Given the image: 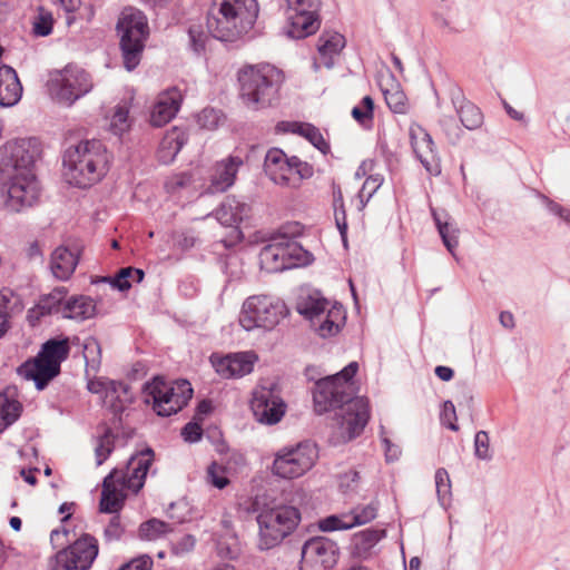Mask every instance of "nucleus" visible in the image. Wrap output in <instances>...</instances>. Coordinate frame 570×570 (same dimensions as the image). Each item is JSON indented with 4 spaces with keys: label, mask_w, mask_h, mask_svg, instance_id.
<instances>
[{
    "label": "nucleus",
    "mask_w": 570,
    "mask_h": 570,
    "mask_svg": "<svg viewBox=\"0 0 570 570\" xmlns=\"http://www.w3.org/2000/svg\"><path fill=\"white\" fill-rule=\"evenodd\" d=\"M97 556V539L85 533L56 553L53 570H89Z\"/></svg>",
    "instance_id": "obj_14"
},
{
    "label": "nucleus",
    "mask_w": 570,
    "mask_h": 570,
    "mask_svg": "<svg viewBox=\"0 0 570 570\" xmlns=\"http://www.w3.org/2000/svg\"><path fill=\"white\" fill-rule=\"evenodd\" d=\"M193 181V176L190 173H179L176 175H173L169 177L166 183L165 187L168 191L175 193L181 188H185L189 186Z\"/></svg>",
    "instance_id": "obj_57"
},
{
    "label": "nucleus",
    "mask_w": 570,
    "mask_h": 570,
    "mask_svg": "<svg viewBox=\"0 0 570 570\" xmlns=\"http://www.w3.org/2000/svg\"><path fill=\"white\" fill-rule=\"evenodd\" d=\"M11 293L6 291L0 292V338H2L10 328V314L8 311V304L10 302Z\"/></svg>",
    "instance_id": "obj_51"
},
{
    "label": "nucleus",
    "mask_w": 570,
    "mask_h": 570,
    "mask_svg": "<svg viewBox=\"0 0 570 570\" xmlns=\"http://www.w3.org/2000/svg\"><path fill=\"white\" fill-rule=\"evenodd\" d=\"M210 361L215 371L224 379L242 377L249 374L257 356L254 352L230 353L225 356L213 354Z\"/></svg>",
    "instance_id": "obj_18"
},
{
    "label": "nucleus",
    "mask_w": 570,
    "mask_h": 570,
    "mask_svg": "<svg viewBox=\"0 0 570 570\" xmlns=\"http://www.w3.org/2000/svg\"><path fill=\"white\" fill-rule=\"evenodd\" d=\"M189 48L197 55L200 56L206 50V43L208 41V33L204 30L200 24H191L188 28Z\"/></svg>",
    "instance_id": "obj_43"
},
{
    "label": "nucleus",
    "mask_w": 570,
    "mask_h": 570,
    "mask_svg": "<svg viewBox=\"0 0 570 570\" xmlns=\"http://www.w3.org/2000/svg\"><path fill=\"white\" fill-rule=\"evenodd\" d=\"M292 157L279 148H271L264 159V170L274 181H288Z\"/></svg>",
    "instance_id": "obj_29"
},
{
    "label": "nucleus",
    "mask_w": 570,
    "mask_h": 570,
    "mask_svg": "<svg viewBox=\"0 0 570 570\" xmlns=\"http://www.w3.org/2000/svg\"><path fill=\"white\" fill-rule=\"evenodd\" d=\"M301 513L292 505L276 507L264 510L257 515L259 525L261 550H269L278 546L299 523Z\"/></svg>",
    "instance_id": "obj_10"
},
{
    "label": "nucleus",
    "mask_w": 570,
    "mask_h": 570,
    "mask_svg": "<svg viewBox=\"0 0 570 570\" xmlns=\"http://www.w3.org/2000/svg\"><path fill=\"white\" fill-rule=\"evenodd\" d=\"M432 216L444 246L452 255H454V250L459 245V229L448 222H442L439 214L434 209H432Z\"/></svg>",
    "instance_id": "obj_38"
},
{
    "label": "nucleus",
    "mask_w": 570,
    "mask_h": 570,
    "mask_svg": "<svg viewBox=\"0 0 570 570\" xmlns=\"http://www.w3.org/2000/svg\"><path fill=\"white\" fill-rule=\"evenodd\" d=\"M383 180V177L379 174L371 175L365 179L358 194L361 203L363 205H365V203H367L372 198L375 191L381 187Z\"/></svg>",
    "instance_id": "obj_49"
},
{
    "label": "nucleus",
    "mask_w": 570,
    "mask_h": 570,
    "mask_svg": "<svg viewBox=\"0 0 570 570\" xmlns=\"http://www.w3.org/2000/svg\"><path fill=\"white\" fill-rule=\"evenodd\" d=\"M451 101L463 127L469 130H475L482 126L483 114L481 109L465 99L460 89L451 91Z\"/></svg>",
    "instance_id": "obj_24"
},
{
    "label": "nucleus",
    "mask_w": 570,
    "mask_h": 570,
    "mask_svg": "<svg viewBox=\"0 0 570 570\" xmlns=\"http://www.w3.org/2000/svg\"><path fill=\"white\" fill-rule=\"evenodd\" d=\"M173 527L157 518H151L139 525L138 537L141 540H157L165 537L167 533L173 532Z\"/></svg>",
    "instance_id": "obj_36"
},
{
    "label": "nucleus",
    "mask_w": 570,
    "mask_h": 570,
    "mask_svg": "<svg viewBox=\"0 0 570 570\" xmlns=\"http://www.w3.org/2000/svg\"><path fill=\"white\" fill-rule=\"evenodd\" d=\"M51 90L57 99L71 106L94 87L91 76L78 66L68 65L51 78Z\"/></svg>",
    "instance_id": "obj_13"
},
{
    "label": "nucleus",
    "mask_w": 570,
    "mask_h": 570,
    "mask_svg": "<svg viewBox=\"0 0 570 570\" xmlns=\"http://www.w3.org/2000/svg\"><path fill=\"white\" fill-rule=\"evenodd\" d=\"M183 101L181 92L173 87L159 95L150 112V125L163 127L169 122L178 112Z\"/></svg>",
    "instance_id": "obj_19"
},
{
    "label": "nucleus",
    "mask_w": 570,
    "mask_h": 570,
    "mask_svg": "<svg viewBox=\"0 0 570 570\" xmlns=\"http://www.w3.org/2000/svg\"><path fill=\"white\" fill-rule=\"evenodd\" d=\"M340 558L337 543L330 538L316 535L302 546L299 570H331Z\"/></svg>",
    "instance_id": "obj_15"
},
{
    "label": "nucleus",
    "mask_w": 570,
    "mask_h": 570,
    "mask_svg": "<svg viewBox=\"0 0 570 570\" xmlns=\"http://www.w3.org/2000/svg\"><path fill=\"white\" fill-rule=\"evenodd\" d=\"M259 262L262 267L269 273L288 269L279 238H271L269 243L262 248Z\"/></svg>",
    "instance_id": "obj_30"
},
{
    "label": "nucleus",
    "mask_w": 570,
    "mask_h": 570,
    "mask_svg": "<svg viewBox=\"0 0 570 570\" xmlns=\"http://www.w3.org/2000/svg\"><path fill=\"white\" fill-rule=\"evenodd\" d=\"M350 514H331L326 518H323L318 521V529L323 532H332L336 530H348L351 529Z\"/></svg>",
    "instance_id": "obj_45"
},
{
    "label": "nucleus",
    "mask_w": 570,
    "mask_h": 570,
    "mask_svg": "<svg viewBox=\"0 0 570 570\" xmlns=\"http://www.w3.org/2000/svg\"><path fill=\"white\" fill-rule=\"evenodd\" d=\"M66 287H56L49 294L41 295L37 304L28 311L27 318L35 326L45 316L60 314L62 316V307H65Z\"/></svg>",
    "instance_id": "obj_20"
},
{
    "label": "nucleus",
    "mask_w": 570,
    "mask_h": 570,
    "mask_svg": "<svg viewBox=\"0 0 570 570\" xmlns=\"http://www.w3.org/2000/svg\"><path fill=\"white\" fill-rule=\"evenodd\" d=\"M21 412L22 405L19 401L0 393V419L4 422L3 428L0 426V433L13 424L20 417Z\"/></svg>",
    "instance_id": "obj_39"
},
{
    "label": "nucleus",
    "mask_w": 570,
    "mask_h": 570,
    "mask_svg": "<svg viewBox=\"0 0 570 570\" xmlns=\"http://www.w3.org/2000/svg\"><path fill=\"white\" fill-rule=\"evenodd\" d=\"M303 233V226L297 222L286 223L281 226L278 233L272 238H282L283 240L295 239Z\"/></svg>",
    "instance_id": "obj_59"
},
{
    "label": "nucleus",
    "mask_w": 570,
    "mask_h": 570,
    "mask_svg": "<svg viewBox=\"0 0 570 570\" xmlns=\"http://www.w3.org/2000/svg\"><path fill=\"white\" fill-rule=\"evenodd\" d=\"M109 156L101 140H82L63 154L65 176L70 185L88 188L108 171Z\"/></svg>",
    "instance_id": "obj_4"
},
{
    "label": "nucleus",
    "mask_w": 570,
    "mask_h": 570,
    "mask_svg": "<svg viewBox=\"0 0 570 570\" xmlns=\"http://www.w3.org/2000/svg\"><path fill=\"white\" fill-rule=\"evenodd\" d=\"M410 138L413 151L425 170L432 176L441 174V161L431 135L421 126L411 128Z\"/></svg>",
    "instance_id": "obj_17"
},
{
    "label": "nucleus",
    "mask_w": 570,
    "mask_h": 570,
    "mask_svg": "<svg viewBox=\"0 0 570 570\" xmlns=\"http://www.w3.org/2000/svg\"><path fill=\"white\" fill-rule=\"evenodd\" d=\"M295 171L302 179L313 176V167L306 161H302L298 157L292 156L291 174Z\"/></svg>",
    "instance_id": "obj_63"
},
{
    "label": "nucleus",
    "mask_w": 570,
    "mask_h": 570,
    "mask_svg": "<svg viewBox=\"0 0 570 570\" xmlns=\"http://www.w3.org/2000/svg\"><path fill=\"white\" fill-rule=\"evenodd\" d=\"M131 277L129 266L120 268L115 276L101 277V282L110 284L112 288L120 292H126L131 287Z\"/></svg>",
    "instance_id": "obj_46"
},
{
    "label": "nucleus",
    "mask_w": 570,
    "mask_h": 570,
    "mask_svg": "<svg viewBox=\"0 0 570 570\" xmlns=\"http://www.w3.org/2000/svg\"><path fill=\"white\" fill-rule=\"evenodd\" d=\"M317 458L316 444L309 441L285 446L275 454L273 473L283 479L298 478L313 468Z\"/></svg>",
    "instance_id": "obj_11"
},
{
    "label": "nucleus",
    "mask_w": 570,
    "mask_h": 570,
    "mask_svg": "<svg viewBox=\"0 0 570 570\" xmlns=\"http://www.w3.org/2000/svg\"><path fill=\"white\" fill-rule=\"evenodd\" d=\"M40 154V141L36 137L11 140L2 147L1 191L7 194L6 206L11 210L20 212L38 199L39 188L33 167Z\"/></svg>",
    "instance_id": "obj_1"
},
{
    "label": "nucleus",
    "mask_w": 570,
    "mask_h": 570,
    "mask_svg": "<svg viewBox=\"0 0 570 570\" xmlns=\"http://www.w3.org/2000/svg\"><path fill=\"white\" fill-rule=\"evenodd\" d=\"M286 35L292 39H303L315 33L320 28L317 11L295 12L288 17Z\"/></svg>",
    "instance_id": "obj_27"
},
{
    "label": "nucleus",
    "mask_w": 570,
    "mask_h": 570,
    "mask_svg": "<svg viewBox=\"0 0 570 570\" xmlns=\"http://www.w3.org/2000/svg\"><path fill=\"white\" fill-rule=\"evenodd\" d=\"M53 19L50 13H40L33 22L32 31L38 37H47L52 32Z\"/></svg>",
    "instance_id": "obj_56"
},
{
    "label": "nucleus",
    "mask_w": 570,
    "mask_h": 570,
    "mask_svg": "<svg viewBox=\"0 0 570 570\" xmlns=\"http://www.w3.org/2000/svg\"><path fill=\"white\" fill-rule=\"evenodd\" d=\"M145 402L151 404L158 416H170L181 411L193 397V387L187 380L166 382L156 376L151 382L144 384Z\"/></svg>",
    "instance_id": "obj_9"
},
{
    "label": "nucleus",
    "mask_w": 570,
    "mask_h": 570,
    "mask_svg": "<svg viewBox=\"0 0 570 570\" xmlns=\"http://www.w3.org/2000/svg\"><path fill=\"white\" fill-rule=\"evenodd\" d=\"M71 351L68 336H56L41 344L38 354L18 366L17 373L27 381H33L38 391L45 390L61 372V363Z\"/></svg>",
    "instance_id": "obj_7"
},
{
    "label": "nucleus",
    "mask_w": 570,
    "mask_h": 570,
    "mask_svg": "<svg viewBox=\"0 0 570 570\" xmlns=\"http://www.w3.org/2000/svg\"><path fill=\"white\" fill-rule=\"evenodd\" d=\"M257 0H212L207 30L220 41H235L247 33L258 17Z\"/></svg>",
    "instance_id": "obj_5"
},
{
    "label": "nucleus",
    "mask_w": 570,
    "mask_h": 570,
    "mask_svg": "<svg viewBox=\"0 0 570 570\" xmlns=\"http://www.w3.org/2000/svg\"><path fill=\"white\" fill-rule=\"evenodd\" d=\"M345 321V312L342 305H333L320 318H315L316 325H312L315 332L323 338L336 335Z\"/></svg>",
    "instance_id": "obj_31"
},
{
    "label": "nucleus",
    "mask_w": 570,
    "mask_h": 570,
    "mask_svg": "<svg viewBox=\"0 0 570 570\" xmlns=\"http://www.w3.org/2000/svg\"><path fill=\"white\" fill-rule=\"evenodd\" d=\"M439 125L441 126L448 141L451 145H455L460 141L462 137V130L452 116L442 117L439 120Z\"/></svg>",
    "instance_id": "obj_47"
},
{
    "label": "nucleus",
    "mask_w": 570,
    "mask_h": 570,
    "mask_svg": "<svg viewBox=\"0 0 570 570\" xmlns=\"http://www.w3.org/2000/svg\"><path fill=\"white\" fill-rule=\"evenodd\" d=\"M313 402L318 414L340 410L335 415L344 442L357 438L370 420L368 400L363 396L353 397L351 386L335 377L327 376L315 383Z\"/></svg>",
    "instance_id": "obj_2"
},
{
    "label": "nucleus",
    "mask_w": 570,
    "mask_h": 570,
    "mask_svg": "<svg viewBox=\"0 0 570 570\" xmlns=\"http://www.w3.org/2000/svg\"><path fill=\"white\" fill-rule=\"evenodd\" d=\"M22 96V86L16 70L7 65L0 66V106H14Z\"/></svg>",
    "instance_id": "obj_26"
},
{
    "label": "nucleus",
    "mask_w": 570,
    "mask_h": 570,
    "mask_svg": "<svg viewBox=\"0 0 570 570\" xmlns=\"http://www.w3.org/2000/svg\"><path fill=\"white\" fill-rule=\"evenodd\" d=\"M186 142V134L177 127L171 128L159 142L157 159L164 165L173 163Z\"/></svg>",
    "instance_id": "obj_28"
},
{
    "label": "nucleus",
    "mask_w": 570,
    "mask_h": 570,
    "mask_svg": "<svg viewBox=\"0 0 570 570\" xmlns=\"http://www.w3.org/2000/svg\"><path fill=\"white\" fill-rule=\"evenodd\" d=\"M377 502H370L366 505L355 507L348 514L351 529L353 527L362 525L374 520L377 515Z\"/></svg>",
    "instance_id": "obj_41"
},
{
    "label": "nucleus",
    "mask_w": 570,
    "mask_h": 570,
    "mask_svg": "<svg viewBox=\"0 0 570 570\" xmlns=\"http://www.w3.org/2000/svg\"><path fill=\"white\" fill-rule=\"evenodd\" d=\"M128 114L126 107L117 106L111 118V126L118 131H124L127 127Z\"/></svg>",
    "instance_id": "obj_64"
},
{
    "label": "nucleus",
    "mask_w": 570,
    "mask_h": 570,
    "mask_svg": "<svg viewBox=\"0 0 570 570\" xmlns=\"http://www.w3.org/2000/svg\"><path fill=\"white\" fill-rule=\"evenodd\" d=\"M135 400L131 387L121 381H108L105 404L114 414L112 425L121 424V414Z\"/></svg>",
    "instance_id": "obj_21"
},
{
    "label": "nucleus",
    "mask_w": 570,
    "mask_h": 570,
    "mask_svg": "<svg viewBox=\"0 0 570 570\" xmlns=\"http://www.w3.org/2000/svg\"><path fill=\"white\" fill-rule=\"evenodd\" d=\"M250 409L255 419L267 425L278 423L286 412V403L279 395L276 384L258 386L253 392Z\"/></svg>",
    "instance_id": "obj_16"
},
{
    "label": "nucleus",
    "mask_w": 570,
    "mask_h": 570,
    "mask_svg": "<svg viewBox=\"0 0 570 570\" xmlns=\"http://www.w3.org/2000/svg\"><path fill=\"white\" fill-rule=\"evenodd\" d=\"M223 473L224 468L215 461L212 462L207 468V475L210 484L219 490L226 488L227 484L229 483V480L225 475H223Z\"/></svg>",
    "instance_id": "obj_54"
},
{
    "label": "nucleus",
    "mask_w": 570,
    "mask_h": 570,
    "mask_svg": "<svg viewBox=\"0 0 570 570\" xmlns=\"http://www.w3.org/2000/svg\"><path fill=\"white\" fill-rule=\"evenodd\" d=\"M239 97L253 109L273 106L284 81L281 69L269 63L246 65L237 72Z\"/></svg>",
    "instance_id": "obj_6"
},
{
    "label": "nucleus",
    "mask_w": 570,
    "mask_h": 570,
    "mask_svg": "<svg viewBox=\"0 0 570 570\" xmlns=\"http://www.w3.org/2000/svg\"><path fill=\"white\" fill-rule=\"evenodd\" d=\"M435 487L439 499L443 501L451 491L449 473L443 468L438 469L435 472Z\"/></svg>",
    "instance_id": "obj_58"
},
{
    "label": "nucleus",
    "mask_w": 570,
    "mask_h": 570,
    "mask_svg": "<svg viewBox=\"0 0 570 570\" xmlns=\"http://www.w3.org/2000/svg\"><path fill=\"white\" fill-rule=\"evenodd\" d=\"M344 47L345 38L338 32L323 33L317 43V50L321 57L337 55Z\"/></svg>",
    "instance_id": "obj_40"
},
{
    "label": "nucleus",
    "mask_w": 570,
    "mask_h": 570,
    "mask_svg": "<svg viewBox=\"0 0 570 570\" xmlns=\"http://www.w3.org/2000/svg\"><path fill=\"white\" fill-rule=\"evenodd\" d=\"M125 528L120 522V515L115 514L104 530V539L106 542L118 541L121 539Z\"/></svg>",
    "instance_id": "obj_53"
},
{
    "label": "nucleus",
    "mask_w": 570,
    "mask_h": 570,
    "mask_svg": "<svg viewBox=\"0 0 570 570\" xmlns=\"http://www.w3.org/2000/svg\"><path fill=\"white\" fill-rule=\"evenodd\" d=\"M79 263V252L71 250L67 246H58L51 254L50 269L52 275L60 281H67L73 274Z\"/></svg>",
    "instance_id": "obj_25"
},
{
    "label": "nucleus",
    "mask_w": 570,
    "mask_h": 570,
    "mask_svg": "<svg viewBox=\"0 0 570 570\" xmlns=\"http://www.w3.org/2000/svg\"><path fill=\"white\" fill-rule=\"evenodd\" d=\"M281 127H292V132L298 134L306 138L315 148H317L324 155H326L331 149L330 144L324 139L320 129L312 124L282 121L277 125V128Z\"/></svg>",
    "instance_id": "obj_34"
},
{
    "label": "nucleus",
    "mask_w": 570,
    "mask_h": 570,
    "mask_svg": "<svg viewBox=\"0 0 570 570\" xmlns=\"http://www.w3.org/2000/svg\"><path fill=\"white\" fill-rule=\"evenodd\" d=\"M116 31L119 37L124 67L132 71L140 63L146 41L149 38V26L146 14L132 7L125 8L118 18Z\"/></svg>",
    "instance_id": "obj_8"
},
{
    "label": "nucleus",
    "mask_w": 570,
    "mask_h": 570,
    "mask_svg": "<svg viewBox=\"0 0 570 570\" xmlns=\"http://www.w3.org/2000/svg\"><path fill=\"white\" fill-rule=\"evenodd\" d=\"M96 315L95 301L85 295L66 298L62 307V317L76 321H85Z\"/></svg>",
    "instance_id": "obj_32"
},
{
    "label": "nucleus",
    "mask_w": 570,
    "mask_h": 570,
    "mask_svg": "<svg viewBox=\"0 0 570 570\" xmlns=\"http://www.w3.org/2000/svg\"><path fill=\"white\" fill-rule=\"evenodd\" d=\"M279 242L284 248V256L286 258L288 268L308 263L309 253L305 250L295 239L283 240L279 238Z\"/></svg>",
    "instance_id": "obj_37"
},
{
    "label": "nucleus",
    "mask_w": 570,
    "mask_h": 570,
    "mask_svg": "<svg viewBox=\"0 0 570 570\" xmlns=\"http://www.w3.org/2000/svg\"><path fill=\"white\" fill-rule=\"evenodd\" d=\"M328 301L321 296L318 292L307 295H301L296 302V311L305 318L311 321L312 325H316L315 318H320L326 311Z\"/></svg>",
    "instance_id": "obj_33"
},
{
    "label": "nucleus",
    "mask_w": 570,
    "mask_h": 570,
    "mask_svg": "<svg viewBox=\"0 0 570 570\" xmlns=\"http://www.w3.org/2000/svg\"><path fill=\"white\" fill-rule=\"evenodd\" d=\"M181 436L186 442L195 443L202 440L203 436V429L199 423L196 422H188L183 429H181Z\"/></svg>",
    "instance_id": "obj_60"
},
{
    "label": "nucleus",
    "mask_w": 570,
    "mask_h": 570,
    "mask_svg": "<svg viewBox=\"0 0 570 570\" xmlns=\"http://www.w3.org/2000/svg\"><path fill=\"white\" fill-rule=\"evenodd\" d=\"M220 112L214 108H204L197 115V124L205 129H215L218 126Z\"/></svg>",
    "instance_id": "obj_52"
},
{
    "label": "nucleus",
    "mask_w": 570,
    "mask_h": 570,
    "mask_svg": "<svg viewBox=\"0 0 570 570\" xmlns=\"http://www.w3.org/2000/svg\"><path fill=\"white\" fill-rule=\"evenodd\" d=\"M548 210L570 225V209L544 196Z\"/></svg>",
    "instance_id": "obj_62"
},
{
    "label": "nucleus",
    "mask_w": 570,
    "mask_h": 570,
    "mask_svg": "<svg viewBox=\"0 0 570 570\" xmlns=\"http://www.w3.org/2000/svg\"><path fill=\"white\" fill-rule=\"evenodd\" d=\"M155 452L150 446L132 454L126 464L125 470L114 469L102 482L99 511L102 513H116L122 508L125 495L118 489L122 488L138 493L144 484L147 473L154 462Z\"/></svg>",
    "instance_id": "obj_3"
},
{
    "label": "nucleus",
    "mask_w": 570,
    "mask_h": 570,
    "mask_svg": "<svg viewBox=\"0 0 570 570\" xmlns=\"http://www.w3.org/2000/svg\"><path fill=\"white\" fill-rule=\"evenodd\" d=\"M250 206L237 199L235 196H227L219 207L212 214L226 227H238V225L250 216Z\"/></svg>",
    "instance_id": "obj_22"
},
{
    "label": "nucleus",
    "mask_w": 570,
    "mask_h": 570,
    "mask_svg": "<svg viewBox=\"0 0 570 570\" xmlns=\"http://www.w3.org/2000/svg\"><path fill=\"white\" fill-rule=\"evenodd\" d=\"M456 412L455 406L452 401L448 400L443 403L440 420L443 425H445L451 431H459V425L456 424Z\"/></svg>",
    "instance_id": "obj_55"
},
{
    "label": "nucleus",
    "mask_w": 570,
    "mask_h": 570,
    "mask_svg": "<svg viewBox=\"0 0 570 570\" xmlns=\"http://www.w3.org/2000/svg\"><path fill=\"white\" fill-rule=\"evenodd\" d=\"M353 118L361 125L365 126L373 120L374 100L371 96L362 98L361 104L352 109Z\"/></svg>",
    "instance_id": "obj_44"
},
{
    "label": "nucleus",
    "mask_w": 570,
    "mask_h": 570,
    "mask_svg": "<svg viewBox=\"0 0 570 570\" xmlns=\"http://www.w3.org/2000/svg\"><path fill=\"white\" fill-rule=\"evenodd\" d=\"M115 449V435L111 428H106L95 448L97 465H101Z\"/></svg>",
    "instance_id": "obj_42"
},
{
    "label": "nucleus",
    "mask_w": 570,
    "mask_h": 570,
    "mask_svg": "<svg viewBox=\"0 0 570 570\" xmlns=\"http://www.w3.org/2000/svg\"><path fill=\"white\" fill-rule=\"evenodd\" d=\"M474 455L479 460L490 461L492 454L490 452V439L487 431H478L474 436Z\"/></svg>",
    "instance_id": "obj_48"
},
{
    "label": "nucleus",
    "mask_w": 570,
    "mask_h": 570,
    "mask_svg": "<svg viewBox=\"0 0 570 570\" xmlns=\"http://www.w3.org/2000/svg\"><path fill=\"white\" fill-rule=\"evenodd\" d=\"M243 165V159L238 156H229L225 161L218 163L207 187L209 194L224 193L235 181L237 171Z\"/></svg>",
    "instance_id": "obj_23"
},
{
    "label": "nucleus",
    "mask_w": 570,
    "mask_h": 570,
    "mask_svg": "<svg viewBox=\"0 0 570 570\" xmlns=\"http://www.w3.org/2000/svg\"><path fill=\"white\" fill-rule=\"evenodd\" d=\"M285 315V305L267 295L248 297L242 308L239 323L246 330L274 328Z\"/></svg>",
    "instance_id": "obj_12"
},
{
    "label": "nucleus",
    "mask_w": 570,
    "mask_h": 570,
    "mask_svg": "<svg viewBox=\"0 0 570 570\" xmlns=\"http://www.w3.org/2000/svg\"><path fill=\"white\" fill-rule=\"evenodd\" d=\"M153 564V559L144 554L122 564L118 570H151Z\"/></svg>",
    "instance_id": "obj_61"
},
{
    "label": "nucleus",
    "mask_w": 570,
    "mask_h": 570,
    "mask_svg": "<svg viewBox=\"0 0 570 570\" xmlns=\"http://www.w3.org/2000/svg\"><path fill=\"white\" fill-rule=\"evenodd\" d=\"M386 535L384 529L368 528L353 537L354 551L357 556L367 554L371 549Z\"/></svg>",
    "instance_id": "obj_35"
},
{
    "label": "nucleus",
    "mask_w": 570,
    "mask_h": 570,
    "mask_svg": "<svg viewBox=\"0 0 570 570\" xmlns=\"http://www.w3.org/2000/svg\"><path fill=\"white\" fill-rule=\"evenodd\" d=\"M384 98L389 108L395 114H404L406 111V97L403 91L396 90L390 92L384 91Z\"/></svg>",
    "instance_id": "obj_50"
}]
</instances>
